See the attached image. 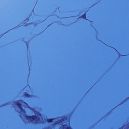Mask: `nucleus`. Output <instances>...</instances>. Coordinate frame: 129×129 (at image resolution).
Masks as SVG:
<instances>
[{"instance_id":"obj_1","label":"nucleus","mask_w":129,"mask_h":129,"mask_svg":"<svg viewBox=\"0 0 129 129\" xmlns=\"http://www.w3.org/2000/svg\"><path fill=\"white\" fill-rule=\"evenodd\" d=\"M26 119L27 120H28V121H31V122H33V121H35V122H37V121L36 119H38V116L36 115H32V116H28L26 115L25 116Z\"/></svg>"},{"instance_id":"obj_2","label":"nucleus","mask_w":129,"mask_h":129,"mask_svg":"<svg viewBox=\"0 0 129 129\" xmlns=\"http://www.w3.org/2000/svg\"><path fill=\"white\" fill-rule=\"evenodd\" d=\"M19 101H20V102H22V103H26V102L23 101V100H19L16 101V104L17 106H18V108H19V109H20L21 111H25L24 109H23V107H22V104H21V103H20Z\"/></svg>"},{"instance_id":"obj_3","label":"nucleus","mask_w":129,"mask_h":129,"mask_svg":"<svg viewBox=\"0 0 129 129\" xmlns=\"http://www.w3.org/2000/svg\"><path fill=\"white\" fill-rule=\"evenodd\" d=\"M24 96L25 97H27V98L31 97V95H30V94H28V93H27L26 92L24 93Z\"/></svg>"},{"instance_id":"obj_4","label":"nucleus","mask_w":129,"mask_h":129,"mask_svg":"<svg viewBox=\"0 0 129 129\" xmlns=\"http://www.w3.org/2000/svg\"><path fill=\"white\" fill-rule=\"evenodd\" d=\"M55 119V118H52V119H47V122L49 123H52L53 122V121Z\"/></svg>"},{"instance_id":"obj_5","label":"nucleus","mask_w":129,"mask_h":129,"mask_svg":"<svg viewBox=\"0 0 129 129\" xmlns=\"http://www.w3.org/2000/svg\"><path fill=\"white\" fill-rule=\"evenodd\" d=\"M81 18H82V19H84L85 20H86V13H85L83 15H82L81 16Z\"/></svg>"},{"instance_id":"obj_6","label":"nucleus","mask_w":129,"mask_h":129,"mask_svg":"<svg viewBox=\"0 0 129 129\" xmlns=\"http://www.w3.org/2000/svg\"><path fill=\"white\" fill-rule=\"evenodd\" d=\"M63 126H66V124L63 125Z\"/></svg>"}]
</instances>
